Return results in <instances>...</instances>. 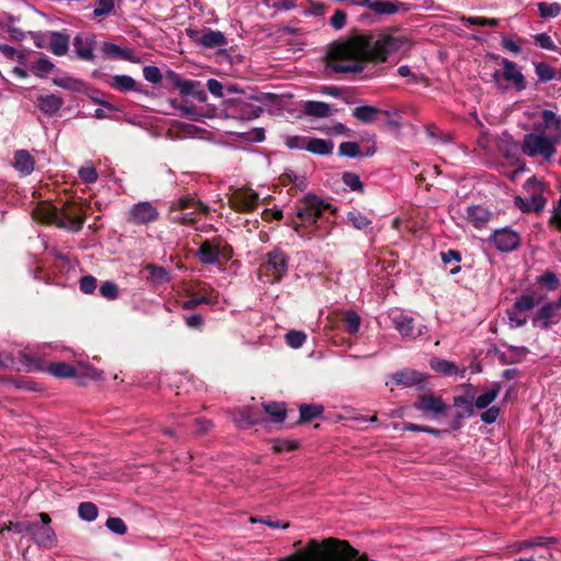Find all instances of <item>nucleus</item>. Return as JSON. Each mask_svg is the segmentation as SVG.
<instances>
[{
  "instance_id": "obj_5",
  "label": "nucleus",
  "mask_w": 561,
  "mask_h": 561,
  "mask_svg": "<svg viewBox=\"0 0 561 561\" xmlns=\"http://www.w3.org/2000/svg\"><path fill=\"white\" fill-rule=\"evenodd\" d=\"M85 218L81 205L76 202H65L61 207H54L48 214L51 224L71 232H79Z\"/></svg>"
},
{
  "instance_id": "obj_39",
  "label": "nucleus",
  "mask_w": 561,
  "mask_h": 561,
  "mask_svg": "<svg viewBox=\"0 0 561 561\" xmlns=\"http://www.w3.org/2000/svg\"><path fill=\"white\" fill-rule=\"evenodd\" d=\"M379 113V110L373 105H362L357 106L353 110L352 115L363 123H371L375 121L376 115Z\"/></svg>"
},
{
  "instance_id": "obj_50",
  "label": "nucleus",
  "mask_w": 561,
  "mask_h": 561,
  "mask_svg": "<svg viewBox=\"0 0 561 561\" xmlns=\"http://www.w3.org/2000/svg\"><path fill=\"white\" fill-rule=\"evenodd\" d=\"M345 330L350 334H356L360 328V317L353 310H347L344 314Z\"/></svg>"
},
{
  "instance_id": "obj_34",
  "label": "nucleus",
  "mask_w": 561,
  "mask_h": 561,
  "mask_svg": "<svg viewBox=\"0 0 561 561\" xmlns=\"http://www.w3.org/2000/svg\"><path fill=\"white\" fill-rule=\"evenodd\" d=\"M145 270L149 272L147 277L148 282L153 285L167 284L171 279L169 271L163 266L147 264Z\"/></svg>"
},
{
  "instance_id": "obj_20",
  "label": "nucleus",
  "mask_w": 561,
  "mask_h": 561,
  "mask_svg": "<svg viewBox=\"0 0 561 561\" xmlns=\"http://www.w3.org/2000/svg\"><path fill=\"white\" fill-rule=\"evenodd\" d=\"M547 204L546 197L541 193L533 194L528 198L516 196L514 205L523 213H541Z\"/></svg>"
},
{
  "instance_id": "obj_25",
  "label": "nucleus",
  "mask_w": 561,
  "mask_h": 561,
  "mask_svg": "<svg viewBox=\"0 0 561 561\" xmlns=\"http://www.w3.org/2000/svg\"><path fill=\"white\" fill-rule=\"evenodd\" d=\"M48 48L56 56H65L69 50L70 37L68 34L53 31L48 33Z\"/></svg>"
},
{
  "instance_id": "obj_11",
  "label": "nucleus",
  "mask_w": 561,
  "mask_h": 561,
  "mask_svg": "<svg viewBox=\"0 0 561 561\" xmlns=\"http://www.w3.org/2000/svg\"><path fill=\"white\" fill-rule=\"evenodd\" d=\"M186 35L192 43L204 48H217L228 44L225 34L210 28H186Z\"/></svg>"
},
{
  "instance_id": "obj_23",
  "label": "nucleus",
  "mask_w": 561,
  "mask_h": 561,
  "mask_svg": "<svg viewBox=\"0 0 561 561\" xmlns=\"http://www.w3.org/2000/svg\"><path fill=\"white\" fill-rule=\"evenodd\" d=\"M411 5L409 3L400 2L397 0H375L371 12L377 15H393L400 11H409Z\"/></svg>"
},
{
  "instance_id": "obj_12",
  "label": "nucleus",
  "mask_w": 561,
  "mask_h": 561,
  "mask_svg": "<svg viewBox=\"0 0 561 561\" xmlns=\"http://www.w3.org/2000/svg\"><path fill=\"white\" fill-rule=\"evenodd\" d=\"M520 234L510 227L495 229L489 237V243L500 252H512L520 245Z\"/></svg>"
},
{
  "instance_id": "obj_3",
  "label": "nucleus",
  "mask_w": 561,
  "mask_h": 561,
  "mask_svg": "<svg viewBox=\"0 0 561 561\" xmlns=\"http://www.w3.org/2000/svg\"><path fill=\"white\" fill-rule=\"evenodd\" d=\"M541 122L534 123L533 131L523 137L522 152L528 158H541L550 163L561 141V117L551 110H543Z\"/></svg>"
},
{
  "instance_id": "obj_64",
  "label": "nucleus",
  "mask_w": 561,
  "mask_h": 561,
  "mask_svg": "<svg viewBox=\"0 0 561 561\" xmlns=\"http://www.w3.org/2000/svg\"><path fill=\"white\" fill-rule=\"evenodd\" d=\"M347 14L341 9H336L333 15L330 18V25L334 30H342L346 25Z\"/></svg>"
},
{
  "instance_id": "obj_10",
  "label": "nucleus",
  "mask_w": 561,
  "mask_h": 561,
  "mask_svg": "<svg viewBox=\"0 0 561 561\" xmlns=\"http://www.w3.org/2000/svg\"><path fill=\"white\" fill-rule=\"evenodd\" d=\"M167 81L180 91L182 95L193 96L198 102L207 99L206 92L199 81L183 79L175 71L169 70L165 76Z\"/></svg>"
},
{
  "instance_id": "obj_16",
  "label": "nucleus",
  "mask_w": 561,
  "mask_h": 561,
  "mask_svg": "<svg viewBox=\"0 0 561 561\" xmlns=\"http://www.w3.org/2000/svg\"><path fill=\"white\" fill-rule=\"evenodd\" d=\"M390 378L391 382L396 386L416 388L417 390L426 389V375L415 369L404 368L391 374Z\"/></svg>"
},
{
  "instance_id": "obj_43",
  "label": "nucleus",
  "mask_w": 561,
  "mask_h": 561,
  "mask_svg": "<svg viewBox=\"0 0 561 561\" xmlns=\"http://www.w3.org/2000/svg\"><path fill=\"white\" fill-rule=\"evenodd\" d=\"M54 68L55 65L48 58H38L31 67L33 73L41 78H45Z\"/></svg>"
},
{
  "instance_id": "obj_59",
  "label": "nucleus",
  "mask_w": 561,
  "mask_h": 561,
  "mask_svg": "<svg viewBox=\"0 0 561 561\" xmlns=\"http://www.w3.org/2000/svg\"><path fill=\"white\" fill-rule=\"evenodd\" d=\"M501 414V409L496 405L488 407L484 409V411L480 414V420L486 424H493L497 421L499 416Z\"/></svg>"
},
{
  "instance_id": "obj_61",
  "label": "nucleus",
  "mask_w": 561,
  "mask_h": 561,
  "mask_svg": "<svg viewBox=\"0 0 561 561\" xmlns=\"http://www.w3.org/2000/svg\"><path fill=\"white\" fill-rule=\"evenodd\" d=\"M144 78L153 84H158L162 80L161 70L157 66H146L142 69Z\"/></svg>"
},
{
  "instance_id": "obj_8",
  "label": "nucleus",
  "mask_w": 561,
  "mask_h": 561,
  "mask_svg": "<svg viewBox=\"0 0 561 561\" xmlns=\"http://www.w3.org/2000/svg\"><path fill=\"white\" fill-rule=\"evenodd\" d=\"M492 58L500 61L503 67L501 73L502 78L508 82L516 91L520 92L527 88L525 76L516 62L499 55H492ZM492 78L493 81L497 83L500 79V71H494Z\"/></svg>"
},
{
  "instance_id": "obj_37",
  "label": "nucleus",
  "mask_w": 561,
  "mask_h": 561,
  "mask_svg": "<svg viewBox=\"0 0 561 561\" xmlns=\"http://www.w3.org/2000/svg\"><path fill=\"white\" fill-rule=\"evenodd\" d=\"M324 412V408L321 404H301L299 407V420L298 424L310 422L317 417H320Z\"/></svg>"
},
{
  "instance_id": "obj_56",
  "label": "nucleus",
  "mask_w": 561,
  "mask_h": 561,
  "mask_svg": "<svg viewBox=\"0 0 561 561\" xmlns=\"http://www.w3.org/2000/svg\"><path fill=\"white\" fill-rule=\"evenodd\" d=\"M508 327L511 329H518L527 323V317L517 312L513 307L507 310Z\"/></svg>"
},
{
  "instance_id": "obj_4",
  "label": "nucleus",
  "mask_w": 561,
  "mask_h": 561,
  "mask_svg": "<svg viewBox=\"0 0 561 561\" xmlns=\"http://www.w3.org/2000/svg\"><path fill=\"white\" fill-rule=\"evenodd\" d=\"M279 561H375L352 547L348 541L333 537L309 539L305 547Z\"/></svg>"
},
{
  "instance_id": "obj_63",
  "label": "nucleus",
  "mask_w": 561,
  "mask_h": 561,
  "mask_svg": "<svg viewBox=\"0 0 561 561\" xmlns=\"http://www.w3.org/2000/svg\"><path fill=\"white\" fill-rule=\"evenodd\" d=\"M535 43L542 49L557 50V46L551 36L547 33H538L534 35Z\"/></svg>"
},
{
  "instance_id": "obj_62",
  "label": "nucleus",
  "mask_w": 561,
  "mask_h": 561,
  "mask_svg": "<svg viewBox=\"0 0 561 561\" xmlns=\"http://www.w3.org/2000/svg\"><path fill=\"white\" fill-rule=\"evenodd\" d=\"M520 41H514L512 37L503 35L501 37V46L504 50L510 51L514 55L522 53Z\"/></svg>"
},
{
  "instance_id": "obj_35",
  "label": "nucleus",
  "mask_w": 561,
  "mask_h": 561,
  "mask_svg": "<svg viewBox=\"0 0 561 561\" xmlns=\"http://www.w3.org/2000/svg\"><path fill=\"white\" fill-rule=\"evenodd\" d=\"M334 145L331 140L321 138H309L307 151L318 156H329L332 153Z\"/></svg>"
},
{
  "instance_id": "obj_28",
  "label": "nucleus",
  "mask_w": 561,
  "mask_h": 561,
  "mask_svg": "<svg viewBox=\"0 0 561 561\" xmlns=\"http://www.w3.org/2000/svg\"><path fill=\"white\" fill-rule=\"evenodd\" d=\"M558 542L557 537L552 536H537L526 540L517 541L514 543L513 549L515 552H522L523 550L531 549L535 547H545L554 545Z\"/></svg>"
},
{
  "instance_id": "obj_33",
  "label": "nucleus",
  "mask_w": 561,
  "mask_h": 561,
  "mask_svg": "<svg viewBox=\"0 0 561 561\" xmlns=\"http://www.w3.org/2000/svg\"><path fill=\"white\" fill-rule=\"evenodd\" d=\"M431 367L444 376L460 375L463 377L466 373V369L459 370L453 362L442 358H433L431 360Z\"/></svg>"
},
{
  "instance_id": "obj_17",
  "label": "nucleus",
  "mask_w": 561,
  "mask_h": 561,
  "mask_svg": "<svg viewBox=\"0 0 561 561\" xmlns=\"http://www.w3.org/2000/svg\"><path fill=\"white\" fill-rule=\"evenodd\" d=\"M73 49L76 56L84 61H93L95 59L96 37L92 33H78L73 37Z\"/></svg>"
},
{
  "instance_id": "obj_55",
  "label": "nucleus",
  "mask_w": 561,
  "mask_h": 561,
  "mask_svg": "<svg viewBox=\"0 0 561 561\" xmlns=\"http://www.w3.org/2000/svg\"><path fill=\"white\" fill-rule=\"evenodd\" d=\"M100 295L108 300H114L118 297V286L112 280H106L100 286Z\"/></svg>"
},
{
  "instance_id": "obj_42",
  "label": "nucleus",
  "mask_w": 561,
  "mask_h": 561,
  "mask_svg": "<svg viewBox=\"0 0 561 561\" xmlns=\"http://www.w3.org/2000/svg\"><path fill=\"white\" fill-rule=\"evenodd\" d=\"M99 514L98 506L92 502H82L78 506V515L84 522H93Z\"/></svg>"
},
{
  "instance_id": "obj_15",
  "label": "nucleus",
  "mask_w": 561,
  "mask_h": 561,
  "mask_svg": "<svg viewBox=\"0 0 561 561\" xmlns=\"http://www.w3.org/2000/svg\"><path fill=\"white\" fill-rule=\"evenodd\" d=\"M388 317L393 328L403 339L414 340L421 334V331H417L415 327L414 318L404 311L393 309L389 311Z\"/></svg>"
},
{
  "instance_id": "obj_45",
  "label": "nucleus",
  "mask_w": 561,
  "mask_h": 561,
  "mask_svg": "<svg viewBox=\"0 0 561 561\" xmlns=\"http://www.w3.org/2000/svg\"><path fill=\"white\" fill-rule=\"evenodd\" d=\"M342 182L353 192H364V184L360 181L359 175L354 172H344L342 174Z\"/></svg>"
},
{
  "instance_id": "obj_6",
  "label": "nucleus",
  "mask_w": 561,
  "mask_h": 561,
  "mask_svg": "<svg viewBox=\"0 0 561 561\" xmlns=\"http://www.w3.org/2000/svg\"><path fill=\"white\" fill-rule=\"evenodd\" d=\"M225 112L227 116L240 121H251L260 116L262 107L253 102L251 96L245 94L225 101Z\"/></svg>"
},
{
  "instance_id": "obj_54",
  "label": "nucleus",
  "mask_w": 561,
  "mask_h": 561,
  "mask_svg": "<svg viewBox=\"0 0 561 561\" xmlns=\"http://www.w3.org/2000/svg\"><path fill=\"white\" fill-rule=\"evenodd\" d=\"M402 430L409 431V432L428 433L436 437H440L442 434L446 432L443 430H438V428H434V427H430V426H425V425H419L415 423H405V424H403Z\"/></svg>"
},
{
  "instance_id": "obj_44",
  "label": "nucleus",
  "mask_w": 561,
  "mask_h": 561,
  "mask_svg": "<svg viewBox=\"0 0 561 561\" xmlns=\"http://www.w3.org/2000/svg\"><path fill=\"white\" fill-rule=\"evenodd\" d=\"M537 7L539 15L542 19L556 18L561 13V4L558 2H538Z\"/></svg>"
},
{
  "instance_id": "obj_46",
  "label": "nucleus",
  "mask_w": 561,
  "mask_h": 561,
  "mask_svg": "<svg viewBox=\"0 0 561 561\" xmlns=\"http://www.w3.org/2000/svg\"><path fill=\"white\" fill-rule=\"evenodd\" d=\"M536 306V299L533 295H522L519 296L514 305L512 306L517 312L525 313L534 309Z\"/></svg>"
},
{
  "instance_id": "obj_36",
  "label": "nucleus",
  "mask_w": 561,
  "mask_h": 561,
  "mask_svg": "<svg viewBox=\"0 0 561 561\" xmlns=\"http://www.w3.org/2000/svg\"><path fill=\"white\" fill-rule=\"evenodd\" d=\"M262 407L274 423H283L285 421L287 415L285 403L272 401L262 403Z\"/></svg>"
},
{
  "instance_id": "obj_58",
  "label": "nucleus",
  "mask_w": 561,
  "mask_h": 561,
  "mask_svg": "<svg viewBox=\"0 0 561 561\" xmlns=\"http://www.w3.org/2000/svg\"><path fill=\"white\" fill-rule=\"evenodd\" d=\"M105 526L108 530L116 535H125L127 533V526L124 520L119 517H108L106 519Z\"/></svg>"
},
{
  "instance_id": "obj_48",
  "label": "nucleus",
  "mask_w": 561,
  "mask_h": 561,
  "mask_svg": "<svg viewBox=\"0 0 561 561\" xmlns=\"http://www.w3.org/2000/svg\"><path fill=\"white\" fill-rule=\"evenodd\" d=\"M115 10V0H96V7L93 10V18H105Z\"/></svg>"
},
{
  "instance_id": "obj_60",
  "label": "nucleus",
  "mask_w": 561,
  "mask_h": 561,
  "mask_svg": "<svg viewBox=\"0 0 561 561\" xmlns=\"http://www.w3.org/2000/svg\"><path fill=\"white\" fill-rule=\"evenodd\" d=\"M308 139L309 138H307L305 136H299V135L286 136L285 145L289 149H305V150H307Z\"/></svg>"
},
{
  "instance_id": "obj_41",
  "label": "nucleus",
  "mask_w": 561,
  "mask_h": 561,
  "mask_svg": "<svg viewBox=\"0 0 561 561\" xmlns=\"http://www.w3.org/2000/svg\"><path fill=\"white\" fill-rule=\"evenodd\" d=\"M559 283L557 274L551 271H545L541 275L536 277V284L545 287L549 291L556 290Z\"/></svg>"
},
{
  "instance_id": "obj_40",
  "label": "nucleus",
  "mask_w": 561,
  "mask_h": 561,
  "mask_svg": "<svg viewBox=\"0 0 561 561\" xmlns=\"http://www.w3.org/2000/svg\"><path fill=\"white\" fill-rule=\"evenodd\" d=\"M535 73L539 82H548L557 78V70L546 61L535 64Z\"/></svg>"
},
{
  "instance_id": "obj_52",
  "label": "nucleus",
  "mask_w": 561,
  "mask_h": 561,
  "mask_svg": "<svg viewBox=\"0 0 561 561\" xmlns=\"http://www.w3.org/2000/svg\"><path fill=\"white\" fill-rule=\"evenodd\" d=\"M339 153L347 158H356L363 156L359 145L355 141H344L339 146Z\"/></svg>"
},
{
  "instance_id": "obj_24",
  "label": "nucleus",
  "mask_w": 561,
  "mask_h": 561,
  "mask_svg": "<svg viewBox=\"0 0 561 561\" xmlns=\"http://www.w3.org/2000/svg\"><path fill=\"white\" fill-rule=\"evenodd\" d=\"M491 211L481 205H471L466 209L467 220L476 228L484 227L491 219Z\"/></svg>"
},
{
  "instance_id": "obj_27",
  "label": "nucleus",
  "mask_w": 561,
  "mask_h": 561,
  "mask_svg": "<svg viewBox=\"0 0 561 561\" xmlns=\"http://www.w3.org/2000/svg\"><path fill=\"white\" fill-rule=\"evenodd\" d=\"M14 169L22 175H30L35 169V159L24 149L18 150L14 153Z\"/></svg>"
},
{
  "instance_id": "obj_57",
  "label": "nucleus",
  "mask_w": 561,
  "mask_h": 561,
  "mask_svg": "<svg viewBox=\"0 0 561 561\" xmlns=\"http://www.w3.org/2000/svg\"><path fill=\"white\" fill-rule=\"evenodd\" d=\"M53 83L57 87L70 90V91H78L79 87L82 84V82L78 79H75L72 77H61V78H55L53 80Z\"/></svg>"
},
{
  "instance_id": "obj_38",
  "label": "nucleus",
  "mask_w": 561,
  "mask_h": 561,
  "mask_svg": "<svg viewBox=\"0 0 561 561\" xmlns=\"http://www.w3.org/2000/svg\"><path fill=\"white\" fill-rule=\"evenodd\" d=\"M453 405L457 409H461L460 412L463 413V415L472 416L474 414V401L470 396H454Z\"/></svg>"
},
{
  "instance_id": "obj_26",
  "label": "nucleus",
  "mask_w": 561,
  "mask_h": 561,
  "mask_svg": "<svg viewBox=\"0 0 561 561\" xmlns=\"http://www.w3.org/2000/svg\"><path fill=\"white\" fill-rule=\"evenodd\" d=\"M502 390V385L499 381H494L490 385V388L484 390L479 396L474 397V407L477 410H484L493 403L499 397Z\"/></svg>"
},
{
  "instance_id": "obj_51",
  "label": "nucleus",
  "mask_w": 561,
  "mask_h": 561,
  "mask_svg": "<svg viewBox=\"0 0 561 561\" xmlns=\"http://www.w3.org/2000/svg\"><path fill=\"white\" fill-rule=\"evenodd\" d=\"M307 340V335L302 331L290 330L285 334V342L293 348L301 347Z\"/></svg>"
},
{
  "instance_id": "obj_49",
  "label": "nucleus",
  "mask_w": 561,
  "mask_h": 561,
  "mask_svg": "<svg viewBox=\"0 0 561 561\" xmlns=\"http://www.w3.org/2000/svg\"><path fill=\"white\" fill-rule=\"evenodd\" d=\"M347 219L352 226L358 230L366 229L371 225V220L358 210L350 211Z\"/></svg>"
},
{
  "instance_id": "obj_1",
  "label": "nucleus",
  "mask_w": 561,
  "mask_h": 561,
  "mask_svg": "<svg viewBox=\"0 0 561 561\" xmlns=\"http://www.w3.org/2000/svg\"><path fill=\"white\" fill-rule=\"evenodd\" d=\"M407 43L402 35L383 34L374 41L369 34H354L329 46L327 69L334 73H360L366 61L383 62Z\"/></svg>"
},
{
  "instance_id": "obj_47",
  "label": "nucleus",
  "mask_w": 561,
  "mask_h": 561,
  "mask_svg": "<svg viewBox=\"0 0 561 561\" xmlns=\"http://www.w3.org/2000/svg\"><path fill=\"white\" fill-rule=\"evenodd\" d=\"M198 204L201 207H202V210L204 213H207L208 211V207L203 205L202 203L199 202H196L192 196L190 195H185V196H182L180 197L178 201H174L171 205V210L172 211H175V210H183L185 208H190V207H193L194 205Z\"/></svg>"
},
{
  "instance_id": "obj_29",
  "label": "nucleus",
  "mask_w": 561,
  "mask_h": 561,
  "mask_svg": "<svg viewBox=\"0 0 561 561\" xmlns=\"http://www.w3.org/2000/svg\"><path fill=\"white\" fill-rule=\"evenodd\" d=\"M196 256L203 264H215L219 259V244L206 240L196 252Z\"/></svg>"
},
{
  "instance_id": "obj_18",
  "label": "nucleus",
  "mask_w": 561,
  "mask_h": 561,
  "mask_svg": "<svg viewBox=\"0 0 561 561\" xmlns=\"http://www.w3.org/2000/svg\"><path fill=\"white\" fill-rule=\"evenodd\" d=\"M229 204L239 211H253L259 205V195L250 188L237 190L229 198Z\"/></svg>"
},
{
  "instance_id": "obj_21",
  "label": "nucleus",
  "mask_w": 561,
  "mask_h": 561,
  "mask_svg": "<svg viewBox=\"0 0 561 561\" xmlns=\"http://www.w3.org/2000/svg\"><path fill=\"white\" fill-rule=\"evenodd\" d=\"M107 84L116 91L126 92H138L148 94V92L130 76L127 75H115L111 78Z\"/></svg>"
},
{
  "instance_id": "obj_19",
  "label": "nucleus",
  "mask_w": 561,
  "mask_h": 561,
  "mask_svg": "<svg viewBox=\"0 0 561 561\" xmlns=\"http://www.w3.org/2000/svg\"><path fill=\"white\" fill-rule=\"evenodd\" d=\"M557 306L553 302H547L537 310L531 319V323L535 328L548 331L551 327L558 323L557 318Z\"/></svg>"
},
{
  "instance_id": "obj_22",
  "label": "nucleus",
  "mask_w": 561,
  "mask_h": 561,
  "mask_svg": "<svg viewBox=\"0 0 561 561\" xmlns=\"http://www.w3.org/2000/svg\"><path fill=\"white\" fill-rule=\"evenodd\" d=\"M36 105L42 113L54 116L64 105V100L57 94H42L36 99Z\"/></svg>"
},
{
  "instance_id": "obj_30",
  "label": "nucleus",
  "mask_w": 561,
  "mask_h": 561,
  "mask_svg": "<svg viewBox=\"0 0 561 561\" xmlns=\"http://www.w3.org/2000/svg\"><path fill=\"white\" fill-rule=\"evenodd\" d=\"M302 111L306 115L323 118L331 115L330 104L321 101H306L302 105Z\"/></svg>"
},
{
  "instance_id": "obj_7",
  "label": "nucleus",
  "mask_w": 561,
  "mask_h": 561,
  "mask_svg": "<svg viewBox=\"0 0 561 561\" xmlns=\"http://www.w3.org/2000/svg\"><path fill=\"white\" fill-rule=\"evenodd\" d=\"M288 263V256L279 249H275L266 253L265 261L260 266V272L267 278V283L275 284L287 274Z\"/></svg>"
},
{
  "instance_id": "obj_53",
  "label": "nucleus",
  "mask_w": 561,
  "mask_h": 561,
  "mask_svg": "<svg viewBox=\"0 0 561 561\" xmlns=\"http://www.w3.org/2000/svg\"><path fill=\"white\" fill-rule=\"evenodd\" d=\"M217 299L210 296L192 297L182 304L183 310H191L199 305H215Z\"/></svg>"
},
{
  "instance_id": "obj_2",
  "label": "nucleus",
  "mask_w": 561,
  "mask_h": 561,
  "mask_svg": "<svg viewBox=\"0 0 561 561\" xmlns=\"http://www.w3.org/2000/svg\"><path fill=\"white\" fill-rule=\"evenodd\" d=\"M337 208L322 197L308 193L295 204L291 227L306 240L324 239L333 231Z\"/></svg>"
},
{
  "instance_id": "obj_14",
  "label": "nucleus",
  "mask_w": 561,
  "mask_h": 561,
  "mask_svg": "<svg viewBox=\"0 0 561 561\" xmlns=\"http://www.w3.org/2000/svg\"><path fill=\"white\" fill-rule=\"evenodd\" d=\"M38 517L42 524L31 523L30 534L33 535L34 542L43 548H53L56 543V534L50 527V517L47 513H39Z\"/></svg>"
},
{
  "instance_id": "obj_9",
  "label": "nucleus",
  "mask_w": 561,
  "mask_h": 561,
  "mask_svg": "<svg viewBox=\"0 0 561 561\" xmlns=\"http://www.w3.org/2000/svg\"><path fill=\"white\" fill-rule=\"evenodd\" d=\"M413 408L421 412L423 416L432 420L440 419L449 410V405L443 398L433 392L421 394L413 403Z\"/></svg>"
},
{
  "instance_id": "obj_13",
  "label": "nucleus",
  "mask_w": 561,
  "mask_h": 561,
  "mask_svg": "<svg viewBox=\"0 0 561 561\" xmlns=\"http://www.w3.org/2000/svg\"><path fill=\"white\" fill-rule=\"evenodd\" d=\"M158 208L148 201L134 204L127 213V221L136 226L149 225L159 219Z\"/></svg>"
},
{
  "instance_id": "obj_32",
  "label": "nucleus",
  "mask_w": 561,
  "mask_h": 561,
  "mask_svg": "<svg viewBox=\"0 0 561 561\" xmlns=\"http://www.w3.org/2000/svg\"><path fill=\"white\" fill-rule=\"evenodd\" d=\"M47 373L51 376L60 379H68L77 377V370L75 366L64 362H53L47 365Z\"/></svg>"
},
{
  "instance_id": "obj_31",
  "label": "nucleus",
  "mask_w": 561,
  "mask_h": 561,
  "mask_svg": "<svg viewBox=\"0 0 561 561\" xmlns=\"http://www.w3.org/2000/svg\"><path fill=\"white\" fill-rule=\"evenodd\" d=\"M102 50L108 58L136 61L131 49L122 48L121 46L111 42H104L102 45Z\"/></svg>"
}]
</instances>
